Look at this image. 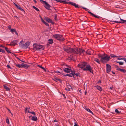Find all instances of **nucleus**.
Returning <instances> with one entry per match:
<instances>
[{"label": "nucleus", "instance_id": "obj_53", "mask_svg": "<svg viewBox=\"0 0 126 126\" xmlns=\"http://www.w3.org/2000/svg\"><path fill=\"white\" fill-rule=\"evenodd\" d=\"M123 60H124L125 62L126 63V59L124 58L123 59Z\"/></svg>", "mask_w": 126, "mask_h": 126}, {"label": "nucleus", "instance_id": "obj_49", "mask_svg": "<svg viewBox=\"0 0 126 126\" xmlns=\"http://www.w3.org/2000/svg\"><path fill=\"white\" fill-rule=\"evenodd\" d=\"M87 111L91 113H92L93 114V112L92 111Z\"/></svg>", "mask_w": 126, "mask_h": 126}, {"label": "nucleus", "instance_id": "obj_45", "mask_svg": "<svg viewBox=\"0 0 126 126\" xmlns=\"http://www.w3.org/2000/svg\"><path fill=\"white\" fill-rule=\"evenodd\" d=\"M75 124L74 125V126H79V125L77 124L76 123H75Z\"/></svg>", "mask_w": 126, "mask_h": 126}, {"label": "nucleus", "instance_id": "obj_54", "mask_svg": "<svg viewBox=\"0 0 126 126\" xmlns=\"http://www.w3.org/2000/svg\"><path fill=\"white\" fill-rule=\"evenodd\" d=\"M58 122L57 120L56 119H55L54 121V122Z\"/></svg>", "mask_w": 126, "mask_h": 126}, {"label": "nucleus", "instance_id": "obj_11", "mask_svg": "<svg viewBox=\"0 0 126 126\" xmlns=\"http://www.w3.org/2000/svg\"><path fill=\"white\" fill-rule=\"evenodd\" d=\"M29 118H31V120L32 121H36L38 120V119L37 117L35 116H29Z\"/></svg>", "mask_w": 126, "mask_h": 126}, {"label": "nucleus", "instance_id": "obj_63", "mask_svg": "<svg viewBox=\"0 0 126 126\" xmlns=\"http://www.w3.org/2000/svg\"><path fill=\"white\" fill-rule=\"evenodd\" d=\"M55 20H56V17L55 16Z\"/></svg>", "mask_w": 126, "mask_h": 126}, {"label": "nucleus", "instance_id": "obj_59", "mask_svg": "<svg viewBox=\"0 0 126 126\" xmlns=\"http://www.w3.org/2000/svg\"><path fill=\"white\" fill-rule=\"evenodd\" d=\"M2 2V0H0V2Z\"/></svg>", "mask_w": 126, "mask_h": 126}, {"label": "nucleus", "instance_id": "obj_55", "mask_svg": "<svg viewBox=\"0 0 126 126\" xmlns=\"http://www.w3.org/2000/svg\"><path fill=\"white\" fill-rule=\"evenodd\" d=\"M87 92L86 91H85V94L86 95L87 94Z\"/></svg>", "mask_w": 126, "mask_h": 126}, {"label": "nucleus", "instance_id": "obj_46", "mask_svg": "<svg viewBox=\"0 0 126 126\" xmlns=\"http://www.w3.org/2000/svg\"><path fill=\"white\" fill-rule=\"evenodd\" d=\"M15 32V34L17 36H18V33L17 32H16V31Z\"/></svg>", "mask_w": 126, "mask_h": 126}, {"label": "nucleus", "instance_id": "obj_61", "mask_svg": "<svg viewBox=\"0 0 126 126\" xmlns=\"http://www.w3.org/2000/svg\"><path fill=\"white\" fill-rule=\"evenodd\" d=\"M63 97H65V95L64 94H63Z\"/></svg>", "mask_w": 126, "mask_h": 126}, {"label": "nucleus", "instance_id": "obj_8", "mask_svg": "<svg viewBox=\"0 0 126 126\" xmlns=\"http://www.w3.org/2000/svg\"><path fill=\"white\" fill-rule=\"evenodd\" d=\"M111 66L109 65L108 64H106V69L107 72V73L109 72L111 70Z\"/></svg>", "mask_w": 126, "mask_h": 126}, {"label": "nucleus", "instance_id": "obj_29", "mask_svg": "<svg viewBox=\"0 0 126 126\" xmlns=\"http://www.w3.org/2000/svg\"><path fill=\"white\" fill-rule=\"evenodd\" d=\"M119 69V71H120L123 72L124 73H125V72H126V70L123 69H121L120 68V69Z\"/></svg>", "mask_w": 126, "mask_h": 126}, {"label": "nucleus", "instance_id": "obj_27", "mask_svg": "<svg viewBox=\"0 0 126 126\" xmlns=\"http://www.w3.org/2000/svg\"><path fill=\"white\" fill-rule=\"evenodd\" d=\"M37 66L41 68L42 69H43L44 71H46V70L45 69V68H44V67H42L40 65H37Z\"/></svg>", "mask_w": 126, "mask_h": 126}, {"label": "nucleus", "instance_id": "obj_42", "mask_svg": "<svg viewBox=\"0 0 126 126\" xmlns=\"http://www.w3.org/2000/svg\"><path fill=\"white\" fill-rule=\"evenodd\" d=\"M25 110H31L30 108H25Z\"/></svg>", "mask_w": 126, "mask_h": 126}, {"label": "nucleus", "instance_id": "obj_24", "mask_svg": "<svg viewBox=\"0 0 126 126\" xmlns=\"http://www.w3.org/2000/svg\"><path fill=\"white\" fill-rule=\"evenodd\" d=\"M53 42V41L52 39H49L48 40V43L50 44H52Z\"/></svg>", "mask_w": 126, "mask_h": 126}, {"label": "nucleus", "instance_id": "obj_10", "mask_svg": "<svg viewBox=\"0 0 126 126\" xmlns=\"http://www.w3.org/2000/svg\"><path fill=\"white\" fill-rule=\"evenodd\" d=\"M18 43V41L17 40H14L10 44V45L15 46L17 45V43Z\"/></svg>", "mask_w": 126, "mask_h": 126}, {"label": "nucleus", "instance_id": "obj_28", "mask_svg": "<svg viewBox=\"0 0 126 126\" xmlns=\"http://www.w3.org/2000/svg\"><path fill=\"white\" fill-rule=\"evenodd\" d=\"M94 61L96 62L97 63H100V61L99 59L96 58H94Z\"/></svg>", "mask_w": 126, "mask_h": 126}, {"label": "nucleus", "instance_id": "obj_30", "mask_svg": "<svg viewBox=\"0 0 126 126\" xmlns=\"http://www.w3.org/2000/svg\"><path fill=\"white\" fill-rule=\"evenodd\" d=\"M63 3L64 4H66V3H69L66 0H63V1H62V3Z\"/></svg>", "mask_w": 126, "mask_h": 126}, {"label": "nucleus", "instance_id": "obj_44", "mask_svg": "<svg viewBox=\"0 0 126 126\" xmlns=\"http://www.w3.org/2000/svg\"><path fill=\"white\" fill-rule=\"evenodd\" d=\"M8 28L10 31L12 29H11V27L10 26H8Z\"/></svg>", "mask_w": 126, "mask_h": 126}, {"label": "nucleus", "instance_id": "obj_20", "mask_svg": "<svg viewBox=\"0 0 126 126\" xmlns=\"http://www.w3.org/2000/svg\"><path fill=\"white\" fill-rule=\"evenodd\" d=\"M22 67H23L25 68H27L29 67V66L28 65L25 64H21Z\"/></svg>", "mask_w": 126, "mask_h": 126}, {"label": "nucleus", "instance_id": "obj_35", "mask_svg": "<svg viewBox=\"0 0 126 126\" xmlns=\"http://www.w3.org/2000/svg\"><path fill=\"white\" fill-rule=\"evenodd\" d=\"M73 59V56L70 55V56L68 58V60H69L72 59Z\"/></svg>", "mask_w": 126, "mask_h": 126}, {"label": "nucleus", "instance_id": "obj_56", "mask_svg": "<svg viewBox=\"0 0 126 126\" xmlns=\"http://www.w3.org/2000/svg\"><path fill=\"white\" fill-rule=\"evenodd\" d=\"M14 4L15 5V6L17 7V6L18 5H17L16 4H15V3H14Z\"/></svg>", "mask_w": 126, "mask_h": 126}, {"label": "nucleus", "instance_id": "obj_31", "mask_svg": "<svg viewBox=\"0 0 126 126\" xmlns=\"http://www.w3.org/2000/svg\"><path fill=\"white\" fill-rule=\"evenodd\" d=\"M6 122L8 124H9V121L8 117L6 118Z\"/></svg>", "mask_w": 126, "mask_h": 126}, {"label": "nucleus", "instance_id": "obj_32", "mask_svg": "<svg viewBox=\"0 0 126 126\" xmlns=\"http://www.w3.org/2000/svg\"><path fill=\"white\" fill-rule=\"evenodd\" d=\"M16 65L17 67L19 68H22V65L21 64L19 65V64H16Z\"/></svg>", "mask_w": 126, "mask_h": 126}, {"label": "nucleus", "instance_id": "obj_17", "mask_svg": "<svg viewBox=\"0 0 126 126\" xmlns=\"http://www.w3.org/2000/svg\"><path fill=\"white\" fill-rule=\"evenodd\" d=\"M40 17L41 19V21H42V22H43V23H44V24H45L47 26H49L48 24L46 22H45L44 21L43 19V18H42L41 17V16H40Z\"/></svg>", "mask_w": 126, "mask_h": 126}, {"label": "nucleus", "instance_id": "obj_23", "mask_svg": "<svg viewBox=\"0 0 126 126\" xmlns=\"http://www.w3.org/2000/svg\"><path fill=\"white\" fill-rule=\"evenodd\" d=\"M16 7H17V8H18L22 12H25L24 10L23 9H22V8H21V7L17 5V6Z\"/></svg>", "mask_w": 126, "mask_h": 126}, {"label": "nucleus", "instance_id": "obj_39", "mask_svg": "<svg viewBox=\"0 0 126 126\" xmlns=\"http://www.w3.org/2000/svg\"><path fill=\"white\" fill-rule=\"evenodd\" d=\"M69 3L71 4L73 6H74V5H75V3H74L70 2Z\"/></svg>", "mask_w": 126, "mask_h": 126}, {"label": "nucleus", "instance_id": "obj_38", "mask_svg": "<svg viewBox=\"0 0 126 126\" xmlns=\"http://www.w3.org/2000/svg\"><path fill=\"white\" fill-rule=\"evenodd\" d=\"M32 111H25V113H26L27 112H28V113H31L32 114Z\"/></svg>", "mask_w": 126, "mask_h": 126}, {"label": "nucleus", "instance_id": "obj_64", "mask_svg": "<svg viewBox=\"0 0 126 126\" xmlns=\"http://www.w3.org/2000/svg\"><path fill=\"white\" fill-rule=\"evenodd\" d=\"M1 49H0V52H1Z\"/></svg>", "mask_w": 126, "mask_h": 126}, {"label": "nucleus", "instance_id": "obj_18", "mask_svg": "<svg viewBox=\"0 0 126 126\" xmlns=\"http://www.w3.org/2000/svg\"><path fill=\"white\" fill-rule=\"evenodd\" d=\"M88 12L90 15H91L92 16H94V17L96 18H99V17L98 16H96L90 12L89 11Z\"/></svg>", "mask_w": 126, "mask_h": 126}, {"label": "nucleus", "instance_id": "obj_14", "mask_svg": "<svg viewBox=\"0 0 126 126\" xmlns=\"http://www.w3.org/2000/svg\"><path fill=\"white\" fill-rule=\"evenodd\" d=\"M24 42L23 40H21L19 43V47L23 48L24 44Z\"/></svg>", "mask_w": 126, "mask_h": 126}, {"label": "nucleus", "instance_id": "obj_50", "mask_svg": "<svg viewBox=\"0 0 126 126\" xmlns=\"http://www.w3.org/2000/svg\"><path fill=\"white\" fill-rule=\"evenodd\" d=\"M117 59L118 60H120L123 59V58H118Z\"/></svg>", "mask_w": 126, "mask_h": 126}, {"label": "nucleus", "instance_id": "obj_43", "mask_svg": "<svg viewBox=\"0 0 126 126\" xmlns=\"http://www.w3.org/2000/svg\"><path fill=\"white\" fill-rule=\"evenodd\" d=\"M32 114H33L34 116L36 115V114L35 112L34 111H32Z\"/></svg>", "mask_w": 126, "mask_h": 126}, {"label": "nucleus", "instance_id": "obj_12", "mask_svg": "<svg viewBox=\"0 0 126 126\" xmlns=\"http://www.w3.org/2000/svg\"><path fill=\"white\" fill-rule=\"evenodd\" d=\"M112 114H117L121 113V111H109Z\"/></svg>", "mask_w": 126, "mask_h": 126}, {"label": "nucleus", "instance_id": "obj_2", "mask_svg": "<svg viewBox=\"0 0 126 126\" xmlns=\"http://www.w3.org/2000/svg\"><path fill=\"white\" fill-rule=\"evenodd\" d=\"M78 66L81 68H83V70H88L93 73L92 68L89 65H86V64L85 62L80 63L78 65Z\"/></svg>", "mask_w": 126, "mask_h": 126}, {"label": "nucleus", "instance_id": "obj_19", "mask_svg": "<svg viewBox=\"0 0 126 126\" xmlns=\"http://www.w3.org/2000/svg\"><path fill=\"white\" fill-rule=\"evenodd\" d=\"M71 88V86L70 85H68L67 87L65 88V89L67 91H69Z\"/></svg>", "mask_w": 126, "mask_h": 126}, {"label": "nucleus", "instance_id": "obj_34", "mask_svg": "<svg viewBox=\"0 0 126 126\" xmlns=\"http://www.w3.org/2000/svg\"><path fill=\"white\" fill-rule=\"evenodd\" d=\"M16 30L14 29H12L10 30V32H12L13 33L14 32H15Z\"/></svg>", "mask_w": 126, "mask_h": 126}, {"label": "nucleus", "instance_id": "obj_48", "mask_svg": "<svg viewBox=\"0 0 126 126\" xmlns=\"http://www.w3.org/2000/svg\"><path fill=\"white\" fill-rule=\"evenodd\" d=\"M74 6L76 7V8L78 7V5H77L76 3H75V5H74Z\"/></svg>", "mask_w": 126, "mask_h": 126}, {"label": "nucleus", "instance_id": "obj_47", "mask_svg": "<svg viewBox=\"0 0 126 126\" xmlns=\"http://www.w3.org/2000/svg\"><path fill=\"white\" fill-rule=\"evenodd\" d=\"M2 52V53H5V51L2 50V49H1V52Z\"/></svg>", "mask_w": 126, "mask_h": 126}, {"label": "nucleus", "instance_id": "obj_58", "mask_svg": "<svg viewBox=\"0 0 126 126\" xmlns=\"http://www.w3.org/2000/svg\"><path fill=\"white\" fill-rule=\"evenodd\" d=\"M112 72V73L113 74H115V73L113 72Z\"/></svg>", "mask_w": 126, "mask_h": 126}, {"label": "nucleus", "instance_id": "obj_33", "mask_svg": "<svg viewBox=\"0 0 126 126\" xmlns=\"http://www.w3.org/2000/svg\"><path fill=\"white\" fill-rule=\"evenodd\" d=\"M117 63H119V64L120 65H123V63L122 62H116Z\"/></svg>", "mask_w": 126, "mask_h": 126}, {"label": "nucleus", "instance_id": "obj_25", "mask_svg": "<svg viewBox=\"0 0 126 126\" xmlns=\"http://www.w3.org/2000/svg\"><path fill=\"white\" fill-rule=\"evenodd\" d=\"M5 89L7 91H9L10 90L9 88L7 86L5 85H3Z\"/></svg>", "mask_w": 126, "mask_h": 126}, {"label": "nucleus", "instance_id": "obj_6", "mask_svg": "<svg viewBox=\"0 0 126 126\" xmlns=\"http://www.w3.org/2000/svg\"><path fill=\"white\" fill-rule=\"evenodd\" d=\"M79 74V73H75L74 72L72 71L71 73L69 74H67L65 76H67L71 77L73 76L74 78H75V76H78Z\"/></svg>", "mask_w": 126, "mask_h": 126}, {"label": "nucleus", "instance_id": "obj_3", "mask_svg": "<svg viewBox=\"0 0 126 126\" xmlns=\"http://www.w3.org/2000/svg\"><path fill=\"white\" fill-rule=\"evenodd\" d=\"M99 57H101L100 59L101 61L103 63H106L109 61L110 60V57L108 55L105 56L104 55H102L101 54H99L98 55Z\"/></svg>", "mask_w": 126, "mask_h": 126}, {"label": "nucleus", "instance_id": "obj_1", "mask_svg": "<svg viewBox=\"0 0 126 126\" xmlns=\"http://www.w3.org/2000/svg\"><path fill=\"white\" fill-rule=\"evenodd\" d=\"M64 50L67 52H70L72 53L81 54V53H83L84 52V50L80 48L77 49L74 48L71 49L70 47H68L66 48H64Z\"/></svg>", "mask_w": 126, "mask_h": 126}, {"label": "nucleus", "instance_id": "obj_21", "mask_svg": "<svg viewBox=\"0 0 126 126\" xmlns=\"http://www.w3.org/2000/svg\"><path fill=\"white\" fill-rule=\"evenodd\" d=\"M53 79L55 81H60V80L58 78L56 77H54L53 78Z\"/></svg>", "mask_w": 126, "mask_h": 126}, {"label": "nucleus", "instance_id": "obj_36", "mask_svg": "<svg viewBox=\"0 0 126 126\" xmlns=\"http://www.w3.org/2000/svg\"><path fill=\"white\" fill-rule=\"evenodd\" d=\"M34 8V9L36 11H39V10L37 8H36V7H35V6H32Z\"/></svg>", "mask_w": 126, "mask_h": 126}, {"label": "nucleus", "instance_id": "obj_5", "mask_svg": "<svg viewBox=\"0 0 126 126\" xmlns=\"http://www.w3.org/2000/svg\"><path fill=\"white\" fill-rule=\"evenodd\" d=\"M54 37L58 40L63 41L64 38L62 37V36L59 34H56L53 35Z\"/></svg>", "mask_w": 126, "mask_h": 126}, {"label": "nucleus", "instance_id": "obj_41", "mask_svg": "<svg viewBox=\"0 0 126 126\" xmlns=\"http://www.w3.org/2000/svg\"><path fill=\"white\" fill-rule=\"evenodd\" d=\"M110 56L112 57H117L118 56H117L114 55L113 54H111L110 55Z\"/></svg>", "mask_w": 126, "mask_h": 126}, {"label": "nucleus", "instance_id": "obj_4", "mask_svg": "<svg viewBox=\"0 0 126 126\" xmlns=\"http://www.w3.org/2000/svg\"><path fill=\"white\" fill-rule=\"evenodd\" d=\"M33 48L34 50H36L39 49L43 50L44 49L43 46L39 44H34L33 45Z\"/></svg>", "mask_w": 126, "mask_h": 126}, {"label": "nucleus", "instance_id": "obj_37", "mask_svg": "<svg viewBox=\"0 0 126 126\" xmlns=\"http://www.w3.org/2000/svg\"><path fill=\"white\" fill-rule=\"evenodd\" d=\"M86 53L88 54L89 55L91 54V53L90 52V50H88L87 52H86Z\"/></svg>", "mask_w": 126, "mask_h": 126}, {"label": "nucleus", "instance_id": "obj_13", "mask_svg": "<svg viewBox=\"0 0 126 126\" xmlns=\"http://www.w3.org/2000/svg\"><path fill=\"white\" fill-rule=\"evenodd\" d=\"M64 71L67 73H69L70 72H72L71 69L68 68H65L64 70Z\"/></svg>", "mask_w": 126, "mask_h": 126}, {"label": "nucleus", "instance_id": "obj_15", "mask_svg": "<svg viewBox=\"0 0 126 126\" xmlns=\"http://www.w3.org/2000/svg\"><path fill=\"white\" fill-rule=\"evenodd\" d=\"M120 20H121V21H122V22H120L119 21H114V22L115 23H121V22L123 23H125L126 22V20L122 19H121V18H120Z\"/></svg>", "mask_w": 126, "mask_h": 126}, {"label": "nucleus", "instance_id": "obj_52", "mask_svg": "<svg viewBox=\"0 0 126 126\" xmlns=\"http://www.w3.org/2000/svg\"><path fill=\"white\" fill-rule=\"evenodd\" d=\"M0 47H2L3 48H5V47L4 46H3L2 45H0Z\"/></svg>", "mask_w": 126, "mask_h": 126}, {"label": "nucleus", "instance_id": "obj_22", "mask_svg": "<svg viewBox=\"0 0 126 126\" xmlns=\"http://www.w3.org/2000/svg\"><path fill=\"white\" fill-rule=\"evenodd\" d=\"M95 87L98 90L100 91H102V88L101 87L98 85L95 86Z\"/></svg>", "mask_w": 126, "mask_h": 126}, {"label": "nucleus", "instance_id": "obj_26", "mask_svg": "<svg viewBox=\"0 0 126 126\" xmlns=\"http://www.w3.org/2000/svg\"><path fill=\"white\" fill-rule=\"evenodd\" d=\"M5 48L8 53H11V51L10 50H9L7 48L5 47Z\"/></svg>", "mask_w": 126, "mask_h": 126}, {"label": "nucleus", "instance_id": "obj_40", "mask_svg": "<svg viewBox=\"0 0 126 126\" xmlns=\"http://www.w3.org/2000/svg\"><path fill=\"white\" fill-rule=\"evenodd\" d=\"M115 67L116 68L117 70L118 71L119 70V69H120V68L118 66L116 65V66Z\"/></svg>", "mask_w": 126, "mask_h": 126}, {"label": "nucleus", "instance_id": "obj_9", "mask_svg": "<svg viewBox=\"0 0 126 126\" xmlns=\"http://www.w3.org/2000/svg\"><path fill=\"white\" fill-rule=\"evenodd\" d=\"M30 44V43L29 41L26 42L24 44V46L23 48L26 49L28 48Z\"/></svg>", "mask_w": 126, "mask_h": 126}, {"label": "nucleus", "instance_id": "obj_57", "mask_svg": "<svg viewBox=\"0 0 126 126\" xmlns=\"http://www.w3.org/2000/svg\"><path fill=\"white\" fill-rule=\"evenodd\" d=\"M9 112L12 115H13V114L11 112V111H9Z\"/></svg>", "mask_w": 126, "mask_h": 126}, {"label": "nucleus", "instance_id": "obj_7", "mask_svg": "<svg viewBox=\"0 0 126 126\" xmlns=\"http://www.w3.org/2000/svg\"><path fill=\"white\" fill-rule=\"evenodd\" d=\"M40 1L42 3L45 4V6L46 9L48 10L49 9V8L50 7V6L47 2L42 0H40Z\"/></svg>", "mask_w": 126, "mask_h": 126}, {"label": "nucleus", "instance_id": "obj_62", "mask_svg": "<svg viewBox=\"0 0 126 126\" xmlns=\"http://www.w3.org/2000/svg\"><path fill=\"white\" fill-rule=\"evenodd\" d=\"M99 82H101V81H99L98 82V83H99Z\"/></svg>", "mask_w": 126, "mask_h": 126}, {"label": "nucleus", "instance_id": "obj_60", "mask_svg": "<svg viewBox=\"0 0 126 126\" xmlns=\"http://www.w3.org/2000/svg\"><path fill=\"white\" fill-rule=\"evenodd\" d=\"M86 110H90V109H86Z\"/></svg>", "mask_w": 126, "mask_h": 126}, {"label": "nucleus", "instance_id": "obj_16", "mask_svg": "<svg viewBox=\"0 0 126 126\" xmlns=\"http://www.w3.org/2000/svg\"><path fill=\"white\" fill-rule=\"evenodd\" d=\"M45 20L48 22L49 23H53V22H52V20L51 19H50L49 18H48L47 17H46L45 18Z\"/></svg>", "mask_w": 126, "mask_h": 126}, {"label": "nucleus", "instance_id": "obj_51", "mask_svg": "<svg viewBox=\"0 0 126 126\" xmlns=\"http://www.w3.org/2000/svg\"><path fill=\"white\" fill-rule=\"evenodd\" d=\"M7 66L9 68H11L10 67V66L9 65H7Z\"/></svg>", "mask_w": 126, "mask_h": 126}]
</instances>
